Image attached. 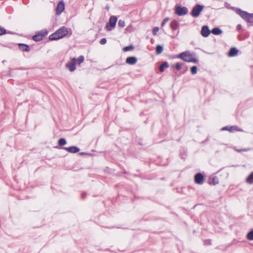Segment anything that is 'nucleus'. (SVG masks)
<instances>
[{"label": "nucleus", "instance_id": "obj_1", "mask_svg": "<svg viewBox=\"0 0 253 253\" xmlns=\"http://www.w3.org/2000/svg\"><path fill=\"white\" fill-rule=\"evenodd\" d=\"M195 54L190 51L183 52L177 56V58L187 62L198 63V59L195 57Z\"/></svg>", "mask_w": 253, "mask_h": 253}, {"label": "nucleus", "instance_id": "obj_2", "mask_svg": "<svg viewBox=\"0 0 253 253\" xmlns=\"http://www.w3.org/2000/svg\"><path fill=\"white\" fill-rule=\"evenodd\" d=\"M69 33L68 29L65 27H62L57 30L54 33L49 36V39L50 40H57L63 38Z\"/></svg>", "mask_w": 253, "mask_h": 253}, {"label": "nucleus", "instance_id": "obj_3", "mask_svg": "<svg viewBox=\"0 0 253 253\" xmlns=\"http://www.w3.org/2000/svg\"><path fill=\"white\" fill-rule=\"evenodd\" d=\"M231 8L239 15L244 20L248 23H253V13H249L240 8L231 7Z\"/></svg>", "mask_w": 253, "mask_h": 253}, {"label": "nucleus", "instance_id": "obj_4", "mask_svg": "<svg viewBox=\"0 0 253 253\" xmlns=\"http://www.w3.org/2000/svg\"><path fill=\"white\" fill-rule=\"evenodd\" d=\"M204 7L200 4H196L192 9L191 14L193 17H197L203 11Z\"/></svg>", "mask_w": 253, "mask_h": 253}, {"label": "nucleus", "instance_id": "obj_5", "mask_svg": "<svg viewBox=\"0 0 253 253\" xmlns=\"http://www.w3.org/2000/svg\"><path fill=\"white\" fill-rule=\"evenodd\" d=\"M188 9L186 7L177 6L175 8V12L178 16H183L187 14Z\"/></svg>", "mask_w": 253, "mask_h": 253}, {"label": "nucleus", "instance_id": "obj_6", "mask_svg": "<svg viewBox=\"0 0 253 253\" xmlns=\"http://www.w3.org/2000/svg\"><path fill=\"white\" fill-rule=\"evenodd\" d=\"M77 64V59L73 58L71 59L70 61L68 62L66 67L69 69L70 72H73L76 69V64Z\"/></svg>", "mask_w": 253, "mask_h": 253}, {"label": "nucleus", "instance_id": "obj_7", "mask_svg": "<svg viewBox=\"0 0 253 253\" xmlns=\"http://www.w3.org/2000/svg\"><path fill=\"white\" fill-rule=\"evenodd\" d=\"M117 21V18L115 16H111L110 17L109 23L106 25V27L108 30H111V29H109L108 25L112 28H114L116 22Z\"/></svg>", "mask_w": 253, "mask_h": 253}, {"label": "nucleus", "instance_id": "obj_8", "mask_svg": "<svg viewBox=\"0 0 253 253\" xmlns=\"http://www.w3.org/2000/svg\"><path fill=\"white\" fill-rule=\"evenodd\" d=\"M65 9V4L63 1H60L56 7V13L57 15H60Z\"/></svg>", "mask_w": 253, "mask_h": 253}, {"label": "nucleus", "instance_id": "obj_9", "mask_svg": "<svg viewBox=\"0 0 253 253\" xmlns=\"http://www.w3.org/2000/svg\"><path fill=\"white\" fill-rule=\"evenodd\" d=\"M221 130H228L230 132H234L235 131H242V130L241 129H239L237 126H225L221 128Z\"/></svg>", "mask_w": 253, "mask_h": 253}, {"label": "nucleus", "instance_id": "obj_10", "mask_svg": "<svg viewBox=\"0 0 253 253\" xmlns=\"http://www.w3.org/2000/svg\"><path fill=\"white\" fill-rule=\"evenodd\" d=\"M203 181L204 176L201 173H198L195 175V182L196 183L202 184L203 183Z\"/></svg>", "mask_w": 253, "mask_h": 253}, {"label": "nucleus", "instance_id": "obj_11", "mask_svg": "<svg viewBox=\"0 0 253 253\" xmlns=\"http://www.w3.org/2000/svg\"><path fill=\"white\" fill-rule=\"evenodd\" d=\"M210 33L211 31L208 26H204L202 27L201 34L203 37H208L209 36Z\"/></svg>", "mask_w": 253, "mask_h": 253}, {"label": "nucleus", "instance_id": "obj_12", "mask_svg": "<svg viewBox=\"0 0 253 253\" xmlns=\"http://www.w3.org/2000/svg\"><path fill=\"white\" fill-rule=\"evenodd\" d=\"M63 149L71 153H76L80 151V149L78 147L74 146L69 147H63Z\"/></svg>", "mask_w": 253, "mask_h": 253}, {"label": "nucleus", "instance_id": "obj_13", "mask_svg": "<svg viewBox=\"0 0 253 253\" xmlns=\"http://www.w3.org/2000/svg\"><path fill=\"white\" fill-rule=\"evenodd\" d=\"M137 59L135 57H128L126 59V63L129 65H134L137 62Z\"/></svg>", "mask_w": 253, "mask_h": 253}, {"label": "nucleus", "instance_id": "obj_14", "mask_svg": "<svg viewBox=\"0 0 253 253\" xmlns=\"http://www.w3.org/2000/svg\"><path fill=\"white\" fill-rule=\"evenodd\" d=\"M19 49L22 51H30V47L27 44H24V43H19L18 44Z\"/></svg>", "mask_w": 253, "mask_h": 253}, {"label": "nucleus", "instance_id": "obj_15", "mask_svg": "<svg viewBox=\"0 0 253 253\" xmlns=\"http://www.w3.org/2000/svg\"><path fill=\"white\" fill-rule=\"evenodd\" d=\"M238 50L235 47H232L229 50L228 56L230 57L235 56L237 55Z\"/></svg>", "mask_w": 253, "mask_h": 253}, {"label": "nucleus", "instance_id": "obj_16", "mask_svg": "<svg viewBox=\"0 0 253 253\" xmlns=\"http://www.w3.org/2000/svg\"><path fill=\"white\" fill-rule=\"evenodd\" d=\"M43 37L44 34L42 35L41 34L38 33L33 37V40L36 42H39L41 41Z\"/></svg>", "mask_w": 253, "mask_h": 253}, {"label": "nucleus", "instance_id": "obj_17", "mask_svg": "<svg viewBox=\"0 0 253 253\" xmlns=\"http://www.w3.org/2000/svg\"><path fill=\"white\" fill-rule=\"evenodd\" d=\"M211 32L213 35H218L221 34L222 33V31L220 28L215 27L212 29Z\"/></svg>", "mask_w": 253, "mask_h": 253}, {"label": "nucleus", "instance_id": "obj_18", "mask_svg": "<svg viewBox=\"0 0 253 253\" xmlns=\"http://www.w3.org/2000/svg\"><path fill=\"white\" fill-rule=\"evenodd\" d=\"M179 23L176 20H173L170 23V27L173 30H175L178 27Z\"/></svg>", "mask_w": 253, "mask_h": 253}, {"label": "nucleus", "instance_id": "obj_19", "mask_svg": "<svg viewBox=\"0 0 253 253\" xmlns=\"http://www.w3.org/2000/svg\"><path fill=\"white\" fill-rule=\"evenodd\" d=\"M169 67V64L167 62H163L161 65H160V68H159V70L161 72H163L165 68L166 67Z\"/></svg>", "mask_w": 253, "mask_h": 253}, {"label": "nucleus", "instance_id": "obj_20", "mask_svg": "<svg viewBox=\"0 0 253 253\" xmlns=\"http://www.w3.org/2000/svg\"><path fill=\"white\" fill-rule=\"evenodd\" d=\"M246 182L249 184L253 183V172L251 173L249 176L247 178Z\"/></svg>", "mask_w": 253, "mask_h": 253}, {"label": "nucleus", "instance_id": "obj_21", "mask_svg": "<svg viewBox=\"0 0 253 253\" xmlns=\"http://www.w3.org/2000/svg\"><path fill=\"white\" fill-rule=\"evenodd\" d=\"M163 49H164V48L162 45H158L156 46V53L158 54H161L163 52Z\"/></svg>", "mask_w": 253, "mask_h": 253}, {"label": "nucleus", "instance_id": "obj_22", "mask_svg": "<svg viewBox=\"0 0 253 253\" xmlns=\"http://www.w3.org/2000/svg\"><path fill=\"white\" fill-rule=\"evenodd\" d=\"M67 143V141L64 138H60L58 140V144L59 146H62L65 145Z\"/></svg>", "mask_w": 253, "mask_h": 253}, {"label": "nucleus", "instance_id": "obj_23", "mask_svg": "<svg viewBox=\"0 0 253 253\" xmlns=\"http://www.w3.org/2000/svg\"><path fill=\"white\" fill-rule=\"evenodd\" d=\"M247 238L249 240H253V230L248 233Z\"/></svg>", "mask_w": 253, "mask_h": 253}, {"label": "nucleus", "instance_id": "obj_24", "mask_svg": "<svg viewBox=\"0 0 253 253\" xmlns=\"http://www.w3.org/2000/svg\"><path fill=\"white\" fill-rule=\"evenodd\" d=\"M133 48H134L133 46L132 45H130L124 47L123 50H124V51L126 52V51H128L133 49Z\"/></svg>", "mask_w": 253, "mask_h": 253}, {"label": "nucleus", "instance_id": "obj_25", "mask_svg": "<svg viewBox=\"0 0 253 253\" xmlns=\"http://www.w3.org/2000/svg\"><path fill=\"white\" fill-rule=\"evenodd\" d=\"M191 73L193 75H195L197 73V67L194 66L191 68Z\"/></svg>", "mask_w": 253, "mask_h": 253}, {"label": "nucleus", "instance_id": "obj_26", "mask_svg": "<svg viewBox=\"0 0 253 253\" xmlns=\"http://www.w3.org/2000/svg\"><path fill=\"white\" fill-rule=\"evenodd\" d=\"M84 57L83 55H81L78 59H77V63L79 64L83 63L84 61Z\"/></svg>", "mask_w": 253, "mask_h": 253}, {"label": "nucleus", "instance_id": "obj_27", "mask_svg": "<svg viewBox=\"0 0 253 253\" xmlns=\"http://www.w3.org/2000/svg\"><path fill=\"white\" fill-rule=\"evenodd\" d=\"M118 26L121 28H123L125 26V22L124 20H119L118 21Z\"/></svg>", "mask_w": 253, "mask_h": 253}, {"label": "nucleus", "instance_id": "obj_28", "mask_svg": "<svg viewBox=\"0 0 253 253\" xmlns=\"http://www.w3.org/2000/svg\"><path fill=\"white\" fill-rule=\"evenodd\" d=\"M159 31V28L158 27H154L153 29V34L155 36L156 35Z\"/></svg>", "mask_w": 253, "mask_h": 253}, {"label": "nucleus", "instance_id": "obj_29", "mask_svg": "<svg viewBox=\"0 0 253 253\" xmlns=\"http://www.w3.org/2000/svg\"><path fill=\"white\" fill-rule=\"evenodd\" d=\"M6 33V31L5 29L0 27V35L4 34Z\"/></svg>", "mask_w": 253, "mask_h": 253}, {"label": "nucleus", "instance_id": "obj_30", "mask_svg": "<svg viewBox=\"0 0 253 253\" xmlns=\"http://www.w3.org/2000/svg\"><path fill=\"white\" fill-rule=\"evenodd\" d=\"M169 20V18L167 17V18H165L162 23V26L164 27Z\"/></svg>", "mask_w": 253, "mask_h": 253}, {"label": "nucleus", "instance_id": "obj_31", "mask_svg": "<svg viewBox=\"0 0 253 253\" xmlns=\"http://www.w3.org/2000/svg\"><path fill=\"white\" fill-rule=\"evenodd\" d=\"M175 67L177 70H179L181 68L182 64H180L179 63H176Z\"/></svg>", "mask_w": 253, "mask_h": 253}, {"label": "nucleus", "instance_id": "obj_32", "mask_svg": "<svg viewBox=\"0 0 253 253\" xmlns=\"http://www.w3.org/2000/svg\"><path fill=\"white\" fill-rule=\"evenodd\" d=\"M107 40L105 38L102 39L100 41V43L101 44H104L106 43Z\"/></svg>", "mask_w": 253, "mask_h": 253}, {"label": "nucleus", "instance_id": "obj_33", "mask_svg": "<svg viewBox=\"0 0 253 253\" xmlns=\"http://www.w3.org/2000/svg\"><path fill=\"white\" fill-rule=\"evenodd\" d=\"M212 182L214 185L217 184L218 183V180L217 178L213 177L212 178Z\"/></svg>", "mask_w": 253, "mask_h": 253}, {"label": "nucleus", "instance_id": "obj_34", "mask_svg": "<svg viewBox=\"0 0 253 253\" xmlns=\"http://www.w3.org/2000/svg\"><path fill=\"white\" fill-rule=\"evenodd\" d=\"M39 34H41L42 35L44 34V37L47 34V32L46 30H42Z\"/></svg>", "mask_w": 253, "mask_h": 253}, {"label": "nucleus", "instance_id": "obj_35", "mask_svg": "<svg viewBox=\"0 0 253 253\" xmlns=\"http://www.w3.org/2000/svg\"><path fill=\"white\" fill-rule=\"evenodd\" d=\"M248 149H240V150H236L238 152H241V151H248Z\"/></svg>", "mask_w": 253, "mask_h": 253}, {"label": "nucleus", "instance_id": "obj_36", "mask_svg": "<svg viewBox=\"0 0 253 253\" xmlns=\"http://www.w3.org/2000/svg\"><path fill=\"white\" fill-rule=\"evenodd\" d=\"M241 27H242L241 25L239 24V25H237V29L238 30H240V29H241Z\"/></svg>", "mask_w": 253, "mask_h": 253}, {"label": "nucleus", "instance_id": "obj_37", "mask_svg": "<svg viewBox=\"0 0 253 253\" xmlns=\"http://www.w3.org/2000/svg\"><path fill=\"white\" fill-rule=\"evenodd\" d=\"M80 154L81 155H85L86 154L85 153H84V152H81V153H80Z\"/></svg>", "mask_w": 253, "mask_h": 253}, {"label": "nucleus", "instance_id": "obj_38", "mask_svg": "<svg viewBox=\"0 0 253 253\" xmlns=\"http://www.w3.org/2000/svg\"><path fill=\"white\" fill-rule=\"evenodd\" d=\"M85 196V193H83L82 194V198H84Z\"/></svg>", "mask_w": 253, "mask_h": 253}]
</instances>
